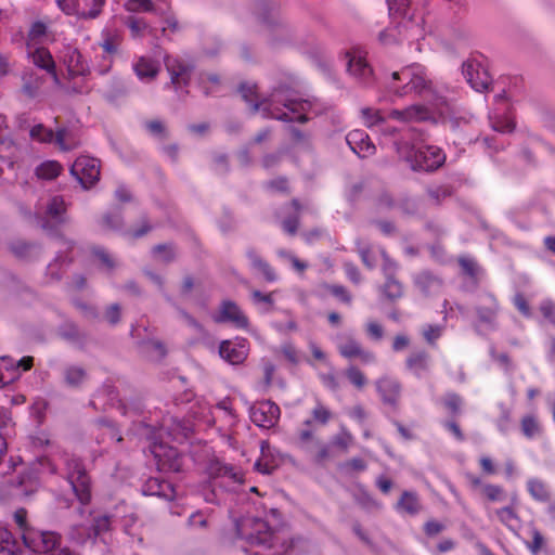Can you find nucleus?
I'll return each mask as SVG.
<instances>
[{
    "label": "nucleus",
    "instance_id": "f257e3e1",
    "mask_svg": "<svg viewBox=\"0 0 555 555\" xmlns=\"http://www.w3.org/2000/svg\"><path fill=\"white\" fill-rule=\"evenodd\" d=\"M243 99L251 104L254 112H260L263 117L282 121L304 122L309 119L313 104L309 100L299 99L291 89L279 88L270 99L258 101L256 85L243 83L240 88Z\"/></svg>",
    "mask_w": 555,
    "mask_h": 555
},
{
    "label": "nucleus",
    "instance_id": "f03ea898",
    "mask_svg": "<svg viewBox=\"0 0 555 555\" xmlns=\"http://www.w3.org/2000/svg\"><path fill=\"white\" fill-rule=\"evenodd\" d=\"M427 0H387L389 15L392 21L399 20L396 26H390L379 35V40L384 44L406 41L409 44H415L417 52L423 50L421 43L427 35L425 18L423 14L413 12L412 5L426 3Z\"/></svg>",
    "mask_w": 555,
    "mask_h": 555
},
{
    "label": "nucleus",
    "instance_id": "7ed1b4c3",
    "mask_svg": "<svg viewBox=\"0 0 555 555\" xmlns=\"http://www.w3.org/2000/svg\"><path fill=\"white\" fill-rule=\"evenodd\" d=\"M202 422L209 425L211 420L208 416H203L198 418L197 423L192 424L173 418H170L171 424H168V420H164L160 427L152 436L147 437L151 440L150 451L155 459L159 472H179L183 464V457L178 450L163 441L164 435L171 437L175 441L182 442L201 426Z\"/></svg>",
    "mask_w": 555,
    "mask_h": 555
},
{
    "label": "nucleus",
    "instance_id": "20e7f679",
    "mask_svg": "<svg viewBox=\"0 0 555 555\" xmlns=\"http://www.w3.org/2000/svg\"><path fill=\"white\" fill-rule=\"evenodd\" d=\"M392 145L401 162L414 171H434L446 162V154L436 146L428 144L421 134L406 130Z\"/></svg>",
    "mask_w": 555,
    "mask_h": 555
},
{
    "label": "nucleus",
    "instance_id": "39448f33",
    "mask_svg": "<svg viewBox=\"0 0 555 555\" xmlns=\"http://www.w3.org/2000/svg\"><path fill=\"white\" fill-rule=\"evenodd\" d=\"M237 535L248 544L244 551L248 555H283L286 551L283 531H274L267 521L258 518L244 517L235 522Z\"/></svg>",
    "mask_w": 555,
    "mask_h": 555
},
{
    "label": "nucleus",
    "instance_id": "423d86ee",
    "mask_svg": "<svg viewBox=\"0 0 555 555\" xmlns=\"http://www.w3.org/2000/svg\"><path fill=\"white\" fill-rule=\"evenodd\" d=\"M53 457L63 460L66 466V479L75 492L77 499L82 504L90 502V479L81 463V461L74 455H69L67 452L61 450L59 447L52 446ZM39 472L42 474H55L56 464L54 459L44 455L38 459Z\"/></svg>",
    "mask_w": 555,
    "mask_h": 555
},
{
    "label": "nucleus",
    "instance_id": "0eeeda50",
    "mask_svg": "<svg viewBox=\"0 0 555 555\" xmlns=\"http://www.w3.org/2000/svg\"><path fill=\"white\" fill-rule=\"evenodd\" d=\"M14 521L22 531L24 544L35 554L78 555L67 547L60 546V535L52 531H40L27 527V513L20 508L14 513Z\"/></svg>",
    "mask_w": 555,
    "mask_h": 555
},
{
    "label": "nucleus",
    "instance_id": "6e6552de",
    "mask_svg": "<svg viewBox=\"0 0 555 555\" xmlns=\"http://www.w3.org/2000/svg\"><path fill=\"white\" fill-rule=\"evenodd\" d=\"M388 91L395 96H405L411 93H431V81L426 69L421 64H412L391 74L387 82Z\"/></svg>",
    "mask_w": 555,
    "mask_h": 555
},
{
    "label": "nucleus",
    "instance_id": "1a4fd4ad",
    "mask_svg": "<svg viewBox=\"0 0 555 555\" xmlns=\"http://www.w3.org/2000/svg\"><path fill=\"white\" fill-rule=\"evenodd\" d=\"M48 40V26L41 21L34 22L26 40L27 55L37 67L51 75L56 86H62L53 56L47 48L42 47Z\"/></svg>",
    "mask_w": 555,
    "mask_h": 555
},
{
    "label": "nucleus",
    "instance_id": "9d476101",
    "mask_svg": "<svg viewBox=\"0 0 555 555\" xmlns=\"http://www.w3.org/2000/svg\"><path fill=\"white\" fill-rule=\"evenodd\" d=\"M390 118L402 122L434 120L450 124L452 128L456 127V122L449 114V105L442 98H437L430 106L414 104L403 111L395 109L389 115Z\"/></svg>",
    "mask_w": 555,
    "mask_h": 555
},
{
    "label": "nucleus",
    "instance_id": "9b49d317",
    "mask_svg": "<svg viewBox=\"0 0 555 555\" xmlns=\"http://www.w3.org/2000/svg\"><path fill=\"white\" fill-rule=\"evenodd\" d=\"M360 256L363 263L373 268L377 263V257L383 260V271L386 275V283L384 286V294L391 299L398 298L402 294L401 284L396 281L391 274L396 269V264L389 259L386 253L382 248H359Z\"/></svg>",
    "mask_w": 555,
    "mask_h": 555
},
{
    "label": "nucleus",
    "instance_id": "f8f14e48",
    "mask_svg": "<svg viewBox=\"0 0 555 555\" xmlns=\"http://www.w3.org/2000/svg\"><path fill=\"white\" fill-rule=\"evenodd\" d=\"M29 135L31 140L40 143L54 142L62 151H70L79 144V140L73 134V132L66 129H59L56 133H54L51 129L41 124L35 125L30 129Z\"/></svg>",
    "mask_w": 555,
    "mask_h": 555
},
{
    "label": "nucleus",
    "instance_id": "ddd939ff",
    "mask_svg": "<svg viewBox=\"0 0 555 555\" xmlns=\"http://www.w3.org/2000/svg\"><path fill=\"white\" fill-rule=\"evenodd\" d=\"M70 173L87 190L99 181L100 162L89 155H80L72 165Z\"/></svg>",
    "mask_w": 555,
    "mask_h": 555
},
{
    "label": "nucleus",
    "instance_id": "4468645a",
    "mask_svg": "<svg viewBox=\"0 0 555 555\" xmlns=\"http://www.w3.org/2000/svg\"><path fill=\"white\" fill-rule=\"evenodd\" d=\"M494 105L495 106L489 113L492 129L499 133L512 132L515 128V124L511 115V105L505 92L495 95Z\"/></svg>",
    "mask_w": 555,
    "mask_h": 555
},
{
    "label": "nucleus",
    "instance_id": "2eb2a0df",
    "mask_svg": "<svg viewBox=\"0 0 555 555\" xmlns=\"http://www.w3.org/2000/svg\"><path fill=\"white\" fill-rule=\"evenodd\" d=\"M105 2L106 0H56L65 14L85 20L98 17Z\"/></svg>",
    "mask_w": 555,
    "mask_h": 555
},
{
    "label": "nucleus",
    "instance_id": "dca6fc26",
    "mask_svg": "<svg viewBox=\"0 0 555 555\" xmlns=\"http://www.w3.org/2000/svg\"><path fill=\"white\" fill-rule=\"evenodd\" d=\"M280 408L270 400H262L249 408L251 422L263 429L274 427L280 420Z\"/></svg>",
    "mask_w": 555,
    "mask_h": 555
},
{
    "label": "nucleus",
    "instance_id": "f3484780",
    "mask_svg": "<svg viewBox=\"0 0 555 555\" xmlns=\"http://www.w3.org/2000/svg\"><path fill=\"white\" fill-rule=\"evenodd\" d=\"M462 73L469 86L478 92L486 91L491 83V76L487 67L477 59L464 62Z\"/></svg>",
    "mask_w": 555,
    "mask_h": 555
},
{
    "label": "nucleus",
    "instance_id": "a211bd4d",
    "mask_svg": "<svg viewBox=\"0 0 555 555\" xmlns=\"http://www.w3.org/2000/svg\"><path fill=\"white\" fill-rule=\"evenodd\" d=\"M66 206L61 196L49 198L44 207L37 211L38 223L42 229H49L52 224L65 221Z\"/></svg>",
    "mask_w": 555,
    "mask_h": 555
},
{
    "label": "nucleus",
    "instance_id": "6ab92c4d",
    "mask_svg": "<svg viewBox=\"0 0 555 555\" xmlns=\"http://www.w3.org/2000/svg\"><path fill=\"white\" fill-rule=\"evenodd\" d=\"M33 365L31 357H24L16 361L11 357H0V387L13 383L23 372Z\"/></svg>",
    "mask_w": 555,
    "mask_h": 555
},
{
    "label": "nucleus",
    "instance_id": "aec40b11",
    "mask_svg": "<svg viewBox=\"0 0 555 555\" xmlns=\"http://www.w3.org/2000/svg\"><path fill=\"white\" fill-rule=\"evenodd\" d=\"M347 70L357 80L367 82L372 77V68L366 62V52L361 48H352L346 53Z\"/></svg>",
    "mask_w": 555,
    "mask_h": 555
},
{
    "label": "nucleus",
    "instance_id": "412c9836",
    "mask_svg": "<svg viewBox=\"0 0 555 555\" xmlns=\"http://www.w3.org/2000/svg\"><path fill=\"white\" fill-rule=\"evenodd\" d=\"M115 521V518L112 519L106 515L96 517L93 519L94 524L92 529L86 528L83 525L75 526L72 530L70 537L77 543H85L89 539L101 535V533L108 530Z\"/></svg>",
    "mask_w": 555,
    "mask_h": 555
},
{
    "label": "nucleus",
    "instance_id": "4be33fe9",
    "mask_svg": "<svg viewBox=\"0 0 555 555\" xmlns=\"http://www.w3.org/2000/svg\"><path fill=\"white\" fill-rule=\"evenodd\" d=\"M248 343L245 338L224 340L220 344L219 353L222 359L231 364L242 363L248 354Z\"/></svg>",
    "mask_w": 555,
    "mask_h": 555
},
{
    "label": "nucleus",
    "instance_id": "5701e85b",
    "mask_svg": "<svg viewBox=\"0 0 555 555\" xmlns=\"http://www.w3.org/2000/svg\"><path fill=\"white\" fill-rule=\"evenodd\" d=\"M67 68L69 77L83 76L89 72V66L81 53L72 46H66L60 56Z\"/></svg>",
    "mask_w": 555,
    "mask_h": 555
},
{
    "label": "nucleus",
    "instance_id": "b1692460",
    "mask_svg": "<svg viewBox=\"0 0 555 555\" xmlns=\"http://www.w3.org/2000/svg\"><path fill=\"white\" fill-rule=\"evenodd\" d=\"M121 41V36L117 30L104 28L102 30V41L100 43L103 52L107 54L105 59V65L98 68L100 75H104L109 72L113 65V56L117 52Z\"/></svg>",
    "mask_w": 555,
    "mask_h": 555
},
{
    "label": "nucleus",
    "instance_id": "393cba45",
    "mask_svg": "<svg viewBox=\"0 0 555 555\" xmlns=\"http://www.w3.org/2000/svg\"><path fill=\"white\" fill-rule=\"evenodd\" d=\"M347 144L359 157H370L375 153V145L363 130H352L346 137Z\"/></svg>",
    "mask_w": 555,
    "mask_h": 555
},
{
    "label": "nucleus",
    "instance_id": "a878e982",
    "mask_svg": "<svg viewBox=\"0 0 555 555\" xmlns=\"http://www.w3.org/2000/svg\"><path fill=\"white\" fill-rule=\"evenodd\" d=\"M216 322L231 323L237 328H245L248 320L238 306L232 301H223L219 312L214 317Z\"/></svg>",
    "mask_w": 555,
    "mask_h": 555
},
{
    "label": "nucleus",
    "instance_id": "bb28decb",
    "mask_svg": "<svg viewBox=\"0 0 555 555\" xmlns=\"http://www.w3.org/2000/svg\"><path fill=\"white\" fill-rule=\"evenodd\" d=\"M361 115L366 127H377L380 130L383 135L382 144H387L388 137H395L396 130L387 124L379 111L366 107L361 111Z\"/></svg>",
    "mask_w": 555,
    "mask_h": 555
},
{
    "label": "nucleus",
    "instance_id": "cd10ccee",
    "mask_svg": "<svg viewBox=\"0 0 555 555\" xmlns=\"http://www.w3.org/2000/svg\"><path fill=\"white\" fill-rule=\"evenodd\" d=\"M132 69L140 81L150 82L158 75L160 64L150 56H139L133 60Z\"/></svg>",
    "mask_w": 555,
    "mask_h": 555
},
{
    "label": "nucleus",
    "instance_id": "c85d7f7f",
    "mask_svg": "<svg viewBox=\"0 0 555 555\" xmlns=\"http://www.w3.org/2000/svg\"><path fill=\"white\" fill-rule=\"evenodd\" d=\"M144 495L158 496L171 501L176 498L173 486L158 477L149 478L142 487Z\"/></svg>",
    "mask_w": 555,
    "mask_h": 555
},
{
    "label": "nucleus",
    "instance_id": "c756f323",
    "mask_svg": "<svg viewBox=\"0 0 555 555\" xmlns=\"http://www.w3.org/2000/svg\"><path fill=\"white\" fill-rule=\"evenodd\" d=\"M338 350L344 358H359L361 362L365 364L373 363L375 360L371 351L364 350L360 344L352 338H347L346 341L339 343Z\"/></svg>",
    "mask_w": 555,
    "mask_h": 555
},
{
    "label": "nucleus",
    "instance_id": "7c9ffc66",
    "mask_svg": "<svg viewBox=\"0 0 555 555\" xmlns=\"http://www.w3.org/2000/svg\"><path fill=\"white\" fill-rule=\"evenodd\" d=\"M376 388L385 403L396 405L400 396V385L396 379L382 377L376 382Z\"/></svg>",
    "mask_w": 555,
    "mask_h": 555
},
{
    "label": "nucleus",
    "instance_id": "2f4dec72",
    "mask_svg": "<svg viewBox=\"0 0 555 555\" xmlns=\"http://www.w3.org/2000/svg\"><path fill=\"white\" fill-rule=\"evenodd\" d=\"M261 456L255 463V468L261 474H271L278 466V459L272 454L268 442L262 441L260 446Z\"/></svg>",
    "mask_w": 555,
    "mask_h": 555
},
{
    "label": "nucleus",
    "instance_id": "473e14b6",
    "mask_svg": "<svg viewBox=\"0 0 555 555\" xmlns=\"http://www.w3.org/2000/svg\"><path fill=\"white\" fill-rule=\"evenodd\" d=\"M498 304L491 294H483L480 297V304L477 312L481 322L491 323L496 314Z\"/></svg>",
    "mask_w": 555,
    "mask_h": 555
},
{
    "label": "nucleus",
    "instance_id": "72a5a7b5",
    "mask_svg": "<svg viewBox=\"0 0 555 555\" xmlns=\"http://www.w3.org/2000/svg\"><path fill=\"white\" fill-rule=\"evenodd\" d=\"M20 552V546L11 531L0 525V555H18Z\"/></svg>",
    "mask_w": 555,
    "mask_h": 555
},
{
    "label": "nucleus",
    "instance_id": "f704fd0d",
    "mask_svg": "<svg viewBox=\"0 0 555 555\" xmlns=\"http://www.w3.org/2000/svg\"><path fill=\"white\" fill-rule=\"evenodd\" d=\"M126 25L128 26L133 39H142L153 33L152 27L142 18L129 17L126 21Z\"/></svg>",
    "mask_w": 555,
    "mask_h": 555
},
{
    "label": "nucleus",
    "instance_id": "c9c22d12",
    "mask_svg": "<svg viewBox=\"0 0 555 555\" xmlns=\"http://www.w3.org/2000/svg\"><path fill=\"white\" fill-rule=\"evenodd\" d=\"M62 169V165L56 160H46L36 168V176L42 180H52L61 173Z\"/></svg>",
    "mask_w": 555,
    "mask_h": 555
},
{
    "label": "nucleus",
    "instance_id": "e433bc0d",
    "mask_svg": "<svg viewBox=\"0 0 555 555\" xmlns=\"http://www.w3.org/2000/svg\"><path fill=\"white\" fill-rule=\"evenodd\" d=\"M397 508L399 512L416 514L420 509V502L417 495L409 491L403 492L400 501L397 504Z\"/></svg>",
    "mask_w": 555,
    "mask_h": 555
},
{
    "label": "nucleus",
    "instance_id": "4c0bfd02",
    "mask_svg": "<svg viewBox=\"0 0 555 555\" xmlns=\"http://www.w3.org/2000/svg\"><path fill=\"white\" fill-rule=\"evenodd\" d=\"M42 78H40L34 72H26L23 75V91L29 96H34L37 94L39 89L41 88Z\"/></svg>",
    "mask_w": 555,
    "mask_h": 555
},
{
    "label": "nucleus",
    "instance_id": "58836bf2",
    "mask_svg": "<svg viewBox=\"0 0 555 555\" xmlns=\"http://www.w3.org/2000/svg\"><path fill=\"white\" fill-rule=\"evenodd\" d=\"M408 367L409 370L415 374L416 376H422L428 367V357L426 353H417L414 356H411L408 359Z\"/></svg>",
    "mask_w": 555,
    "mask_h": 555
},
{
    "label": "nucleus",
    "instance_id": "ea45409f",
    "mask_svg": "<svg viewBox=\"0 0 555 555\" xmlns=\"http://www.w3.org/2000/svg\"><path fill=\"white\" fill-rule=\"evenodd\" d=\"M499 520L512 531H516L520 527V520L511 507H503L496 511Z\"/></svg>",
    "mask_w": 555,
    "mask_h": 555
},
{
    "label": "nucleus",
    "instance_id": "a19ab883",
    "mask_svg": "<svg viewBox=\"0 0 555 555\" xmlns=\"http://www.w3.org/2000/svg\"><path fill=\"white\" fill-rule=\"evenodd\" d=\"M528 491L531 496L541 502H545L548 500V491L545 485L538 479H529L527 482Z\"/></svg>",
    "mask_w": 555,
    "mask_h": 555
},
{
    "label": "nucleus",
    "instance_id": "79ce46f5",
    "mask_svg": "<svg viewBox=\"0 0 555 555\" xmlns=\"http://www.w3.org/2000/svg\"><path fill=\"white\" fill-rule=\"evenodd\" d=\"M521 430L527 438H534L540 434L541 427L535 417L528 415L521 421Z\"/></svg>",
    "mask_w": 555,
    "mask_h": 555
},
{
    "label": "nucleus",
    "instance_id": "37998d69",
    "mask_svg": "<svg viewBox=\"0 0 555 555\" xmlns=\"http://www.w3.org/2000/svg\"><path fill=\"white\" fill-rule=\"evenodd\" d=\"M415 283L421 288V291L423 293L429 292V288H431V287L436 288V287L440 286L439 280H437L436 278H434L433 275H430L427 272L421 273L415 279Z\"/></svg>",
    "mask_w": 555,
    "mask_h": 555
},
{
    "label": "nucleus",
    "instance_id": "c03bdc74",
    "mask_svg": "<svg viewBox=\"0 0 555 555\" xmlns=\"http://www.w3.org/2000/svg\"><path fill=\"white\" fill-rule=\"evenodd\" d=\"M175 255V250L170 245H158L153 249V258L156 262L170 261Z\"/></svg>",
    "mask_w": 555,
    "mask_h": 555
},
{
    "label": "nucleus",
    "instance_id": "a18cd8bd",
    "mask_svg": "<svg viewBox=\"0 0 555 555\" xmlns=\"http://www.w3.org/2000/svg\"><path fill=\"white\" fill-rule=\"evenodd\" d=\"M249 257V260L253 264V267L255 269H257L259 272H261L264 278L269 281H273L274 280V274L271 270V268L263 261L261 260L257 255L250 253L248 255Z\"/></svg>",
    "mask_w": 555,
    "mask_h": 555
},
{
    "label": "nucleus",
    "instance_id": "49530a36",
    "mask_svg": "<svg viewBox=\"0 0 555 555\" xmlns=\"http://www.w3.org/2000/svg\"><path fill=\"white\" fill-rule=\"evenodd\" d=\"M168 69L171 75V83L178 91L182 86L188 83V80L190 79V73L186 68H180L179 72H175L169 65Z\"/></svg>",
    "mask_w": 555,
    "mask_h": 555
},
{
    "label": "nucleus",
    "instance_id": "de8ad7c7",
    "mask_svg": "<svg viewBox=\"0 0 555 555\" xmlns=\"http://www.w3.org/2000/svg\"><path fill=\"white\" fill-rule=\"evenodd\" d=\"M530 533L532 537V541L530 543H527V546L533 555H538L545 544L544 538L541 534V532L535 528H532L530 530Z\"/></svg>",
    "mask_w": 555,
    "mask_h": 555
},
{
    "label": "nucleus",
    "instance_id": "09e8293b",
    "mask_svg": "<svg viewBox=\"0 0 555 555\" xmlns=\"http://www.w3.org/2000/svg\"><path fill=\"white\" fill-rule=\"evenodd\" d=\"M346 376L348 377L350 383L358 388L363 387L366 383L364 374L354 366H350L347 369Z\"/></svg>",
    "mask_w": 555,
    "mask_h": 555
},
{
    "label": "nucleus",
    "instance_id": "8fccbe9b",
    "mask_svg": "<svg viewBox=\"0 0 555 555\" xmlns=\"http://www.w3.org/2000/svg\"><path fill=\"white\" fill-rule=\"evenodd\" d=\"M208 520L209 518L204 512L197 511L189 517L188 524L192 529H201L208 525Z\"/></svg>",
    "mask_w": 555,
    "mask_h": 555
},
{
    "label": "nucleus",
    "instance_id": "3c124183",
    "mask_svg": "<svg viewBox=\"0 0 555 555\" xmlns=\"http://www.w3.org/2000/svg\"><path fill=\"white\" fill-rule=\"evenodd\" d=\"M126 8L131 12H149L153 10L151 0H128Z\"/></svg>",
    "mask_w": 555,
    "mask_h": 555
},
{
    "label": "nucleus",
    "instance_id": "603ef678",
    "mask_svg": "<svg viewBox=\"0 0 555 555\" xmlns=\"http://www.w3.org/2000/svg\"><path fill=\"white\" fill-rule=\"evenodd\" d=\"M443 404L451 414H456L462 408V399L457 395L449 393L446 396Z\"/></svg>",
    "mask_w": 555,
    "mask_h": 555
},
{
    "label": "nucleus",
    "instance_id": "864d4df0",
    "mask_svg": "<svg viewBox=\"0 0 555 555\" xmlns=\"http://www.w3.org/2000/svg\"><path fill=\"white\" fill-rule=\"evenodd\" d=\"M29 440H30L31 446L35 448H38V449L48 447L51 444L49 435L43 430H39V431L33 434L29 437Z\"/></svg>",
    "mask_w": 555,
    "mask_h": 555
},
{
    "label": "nucleus",
    "instance_id": "5fc2aeb1",
    "mask_svg": "<svg viewBox=\"0 0 555 555\" xmlns=\"http://www.w3.org/2000/svg\"><path fill=\"white\" fill-rule=\"evenodd\" d=\"M253 299L254 302L258 305L262 311H268L272 305V296L270 294H262L258 291H255L253 293Z\"/></svg>",
    "mask_w": 555,
    "mask_h": 555
},
{
    "label": "nucleus",
    "instance_id": "6e6d98bb",
    "mask_svg": "<svg viewBox=\"0 0 555 555\" xmlns=\"http://www.w3.org/2000/svg\"><path fill=\"white\" fill-rule=\"evenodd\" d=\"M485 495L493 502H500L503 500V489L495 485H486L483 487Z\"/></svg>",
    "mask_w": 555,
    "mask_h": 555
},
{
    "label": "nucleus",
    "instance_id": "4d7b16f0",
    "mask_svg": "<svg viewBox=\"0 0 555 555\" xmlns=\"http://www.w3.org/2000/svg\"><path fill=\"white\" fill-rule=\"evenodd\" d=\"M103 224L107 229L117 230V229L121 228L122 219H121L119 212L114 211V212L107 214L103 218Z\"/></svg>",
    "mask_w": 555,
    "mask_h": 555
},
{
    "label": "nucleus",
    "instance_id": "13d9d810",
    "mask_svg": "<svg viewBox=\"0 0 555 555\" xmlns=\"http://www.w3.org/2000/svg\"><path fill=\"white\" fill-rule=\"evenodd\" d=\"M85 378V371L80 367H69L66 372V382L70 385H78Z\"/></svg>",
    "mask_w": 555,
    "mask_h": 555
},
{
    "label": "nucleus",
    "instance_id": "bf43d9fd",
    "mask_svg": "<svg viewBox=\"0 0 555 555\" xmlns=\"http://www.w3.org/2000/svg\"><path fill=\"white\" fill-rule=\"evenodd\" d=\"M540 311L555 325V304L551 299H545L541 302Z\"/></svg>",
    "mask_w": 555,
    "mask_h": 555
},
{
    "label": "nucleus",
    "instance_id": "052dcab7",
    "mask_svg": "<svg viewBox=\"0 0 555 555\" xmlns=\"http://www.w3.org/2000/svg\"><path fill=\"white\" fill-rule=\"evenodd\" d=\"M312 416L315 422L326 424L331 417V412L324 405L318 403L312 411Z\"/></svg>",
    "mask_w": 555,
    "mask_h": 555
},
{
    "label": "nucleus",
    "instance_id": "680f3d73",
    "mask_svg": "<svg viewBox=\"0 0 555 555\" xmlns=\"http://www.w3.org/2000/svg\"><path fill=\"white\" fill-rule=\"evenodd\" d=\"M441 333L442 328L438 325H428L423 332L425 339L430 344L438 339L441 336Z\"/></svg>",
    "mask_w": 555,
    "mask_h": 555
},
{
    "label": "nucleus",
    "instance_id": "e2e57ef3",
    "mask_svg": "<svg viewBox=\"0 0 555 555\" xmlns=\"http://www.w3.org/2000/svg\"><path fill=\"white\" fill-rule=\"evenodd\" d=\"M366 331L369 336L376 340L380 339L384 334L382 325L373 321L367 323Z\"/></svg>",
    "mask_w": 555,
    "mask_h": 555
},
{
    "label": "nucleus",
    "instance_id": "0e129e2a",
    "mask_svg": "<svg viewBox=\"0 0 555 555\" xmlns=\"http://www.w3.org/2000/svg\"><path fill=\"white\" fill-rule=\"evenodd\" d=\"M460 263H461L463 270L467 274H469L472 276L476 274L478 267H477V264H476L474 259H472L469 257H462L460 259Z\"/></svg>",
    "mask_w": 555,
    "mask_h": 555
},
{
    "label": "nucleus",
    "instance_id": "69168bd1",
    "mask_svg": "<svg viewBox=\"0 0 555 555\" xmlns=\"http://www.w3.org/2000/svg\"><path fill=\"white\" fill-rule=\"evenodd\" d=\"M223 477L232 479L234 482L241 483L243 481V475L240 470L232 466H224L222 468Z\"/></svg>",
    "mask_w": 555,
    "mask_h": 555
},
{
    "label": "nucleus",
    "instance_id": "338daca9",
    "mask_svg": "<svg viewBox=\"0 0 555 555\" xmlns=\"http://www.w3.org/2000/svg\"><path fill=\"white\" fill-rule=\"evenodd\" d=\"M331 289V293L336 296L337 298H339L341 301H345V302H349L350 301V295L348 294V292L346 291L345 287L340 286V285H333L330 287Z\"/></svg>",
    "mask_w": 555,
    "mask_h": 555
},
{
    "label": "nucleus",
    "instance_id": "774afa93",
    "mask_svg": "<svg viewBox=\"0 0 555 555\" xmlns=\"http://www.w3.org/2000/svg\"><path fill=\"white\" fill-rule=\"evenodd\" d=\"M107 321L112 324H115L119 321L120 318V308L118 305H112L105 314Z\"/></svg>",
    "mask_w": 555,
    "mask_h": 555
}]
</instances>
